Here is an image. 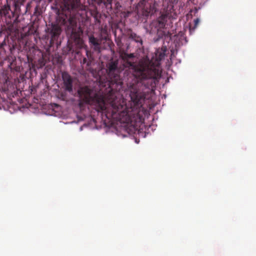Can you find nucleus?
<instances>
[{
	"mask_svg": "<svg viewBox=\"0 0 256 256\" xmlns=\"http://www.w3.org/2000/svg\"><path fill=\"white\" fill-rule=\"evenodd\" d=\"M50 35V42L51 44H54L56 41L58 40L60 35L62 32V28L58 24H52L50 27L48 28Z\"/></svg>",
	"mask_w": 256,
	"mask_h": 256,
	"instance_id": "6",
	"label": "nucleus"
},
{
	"mask_svg": "<svg viewBox=\"0 0 256 256\" xmlns=\"http://www.w3.org/2000/svg\"><path fill=\"white\" fill-rule=\"evenodd\" d=\"M203 1L204 0H188V3L190 2L195 6L194 8L192 9L190 11V13L192 16H196L198 10L200 9L203 4Z\"/></svg>",
	"mask_w": 256,
	"mask_h": 256,
	"instance_id": "10",
	"label": "nucleus"
},
{
	"mask_svg": "<svg viewBox=\"0 0 256 256\" xmlns=\"http://www.w3.org/2000/svg\"><path fill=\"white\" fill-rule=\"evenodd\" d=\"M63 24L66 26V32L68 36L72 40L80 46L83 44L80 37L82 32L80 28H78L76 20L72 18H70L68 20H63Z\"/></svg>",
	"mask_w": 256,
	"mask_h": 256,
	"instance_id": "4",
	"label": "nucleus"
},
{
	"mask_svg": "<svg viewBox=\"0 0 256 256\" xmlns=\"http://www.w3.org/2000/svg\"><path fill=\"white\" fill-rule=\"evenodd\" d=\"M142 4V13L144 16L154 14L156 11V4L152 0H144Z\"/></svg>",
	"mask_w": 256,
	"mask_h": 256,
	"instance_id": "5",
	"label": "nucleus"
},
{
	"mask_svg": "<svg viewBox=\"0 0 256 256\" xmlns=\"http://www.w3.org/2000/svg\"><path fill=\"white\" fill-rule=\"evenodd\" d=\"M106 68L108 80L105 86H108L110 90L106 96L94 93L92 90L84 86L78 90L80 98L98 112L104 114L108 120L130 124L142 122L144 108L141 110L140 118H137L134 110L135 106H131L132 100L127 104L124 99L118 98V92L122 89L124 82L119 74L118 60L111 59L106 64Z\"/></svg>",
	"mask_w": 256,
	"mask_h": 256,
	"instance_id": "1",
	"label": "nucleus"
},
{
	"mask_svg": "<svg viewBox=\"0 0 256 256\" xmlns=\"http://www.w3.org/2000/svg\"><path fill=\"white\" fill-rule=\"evenodd\" d=\"M129 38L139 44L140 46L142 44V40L141 37L134 32H131L129 34Z\"/></svg>",
	"mask_w": 256,
	"mask_h": 256,
	"instance_id": "12",
	"label": "nucleus"
},
{
	"mask_svg": "<svg viewBox=\"0 0 256 256\" xmlns=\"http://www.w3.org/2000/svg\"><path fill=\"white\" fill-rule=\"evenodd\" d=\"M86 55L88 58V60H92V56H91V54L90 52H89L88 50L86 51Z\"/></svg>",
	"mask_w": 256,
	"mask_h": 256,
	"instance_id": "16",
	"label": "nucleus"
},
{
	"mask_svg": "<svg viewBox=\"0 0 256 256\" xmlns=\"http://www.w3.org/2000/svg\"><path fill=\"white\" fill-rule=\"evenodd\" d=\"M200 22V20L199 18H197L196 20H194V26L192 28L193 30H194V29L197 27L198 24Z\"/></svg>",
	"mask_w": 256,
	"mask_h": 256,
	"instance_id": "14",
	"label": "nucleus"
},
{
	"mask_svg": "<svg viewBox=\"0 0 256 256\" xmlns=\"http://www.w3.org/2000/svg\"><path fill=\"white\" fill-rule=\"evenodd\" d=\"M82 65L86 64V68L88 70L92 71V68H90L92 64V60H88L86 58H84L80 62Z\"/></svg>",
	"mask_w": 256,
	"mask_h": 256,
	"instance_id": "13",
	"label": "nucleus"
},
{
	"mask_svg": "<svg viewBox=\"0 0 256 256\" xmlns=\"http://www.w3.org/2000/svg\"><path fill=\"white\" fill-rule=\"evenodd\" d=\"M64 6L68 10H75L80 7V0H64Z\"/></svg>",
	"mask_w": 256,
	"mask_h": 256,
	"instance_id": "9",
	"label": "nucleus"
},
{
	"mask_svg": "<svg viewBox=\"0 0 256 256\" xmlns=\"http://www.w3.org/2000/svg\"><path fill=\"white\" fill-rule=\"evenodd\" d=\"M10 4H8V1L6 0V3L1 6L0 8V18L3 16H10Z\"/></svg>",
	"mask_w": 256,
	"mask_h": 256,
	"instance_id": "11",
	"label": "nucleus"
},
{
	"mask_svg": "<svg viewBox=\"0 0 256 256\" xmlns=\"http://www.w3.org/2000/svg\"><path fill=\"white\" fill-rule=\"evenodd\" d=\"M89 42L92 47L94 51L100 52H101V43L102 40L100 39H98L92 36L89 37Z\"/></svg>",
	"mask_w": 256,
	"mask_h": 256,
	"instance_id": "8",
	"label": "nucleus"
},
{
	"mask_svg": "<svg viewBox=\"0 0 256 256\" xmlns=\"http://www.w3.org/2000/svg\"><path fill=\"white\" fill-rule=\"evenodd\" d=\"M172 17L171 13L168 10L160 12V16L154 21H153L150 24L152 32H156L158 36V39L162 38L164 36H168L169 32L164 30L166 24L168 20Z\"/></svg>",
	"mask_w": 256,
	"mask_h": 256,
	"instance_id": "3",
	"label": "nucleus"
},
{
	"mask_svg": "<svg viewBox=\"0 0 256 256\" xmlns=\"http://www.w3.org/2000/svg\"><path fill=\"white\" fill-rule=\"evenodd\" d=\"M165 51H164L163 52H160L159 56H158V58L160 60H162L164 58L165 56Z\"/></svg>",
	"mask_w": 256,
	"mask_h": 256,
	"instance_id": "15",
	"label": "nucleus"
},
{
	"mask_svg": "<svg viewBox=\"0 0 256 256\" xmlns=\"http://www.w3.org/2000/svg\"><path fill=\"white\" fill-rule=\"evenodd\" d=\"M120 57L124 60V66L132 70V78L128 84V86L132 99L131 106H135L134 110L135 116L140 118L141 110L144 109L146 93L152 90L158 82L160 77L158 68L148 58L140 60L135 64L130 60L134 57V54H128L125 52L120 54Z\"/></svg>",
	"mask_w": 256,
	"mask_h": 256,
	"instance_id": "2",
	"label": "nucleus"
},
{
	"mask_svg": "<svg viewBox=\"0 0 256 256\" xmlns=\"http://www.w3.org/2000/svg\"><path fill=\"white\" fill-rule=\"evenodd\" d=\"M62 76L65 90L70 92H72L73 80L72 76L66 72H62Z\"/></svg>",
	"mask_w": 256,
	"mask_h": 256,
	"instance_id": "7",
	"label": "nucleus"
}]
</instances>
